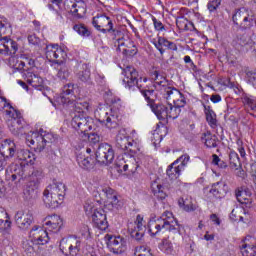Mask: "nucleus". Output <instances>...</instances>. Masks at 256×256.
I'll list each match as a JSON object with an SVG mask.
<instances>
[{
    "mask_svg": "<svg viewBox=\"0 0 256 256\" xmlns=\"http://www.w3.org/2000/svg\"><path fill=\"white\" fill-rule=\"evenodd\" d=\"M165 219L158 218L157 220H151L149 222V231L151 235H157L160 231L168 237L179 235V229L177 219L173 217V213L165 212Z\"/></svg>",
    "mask_w": 256,
    "mask_h": 256,
    "instance_id": "f257e3e1",
    "label": "nucleus"
},
{
    "mask_svg": "<svg viewBox=\"0 0 256 256\" xmlns=\"http://www.w3.org/2000/svg\"><path fill=\"white\" fill-rule=\"evenodd\" d=\"M66 191L67 187L62 182L50 184L43 193V201L45 205H48V207H51L52 209H57L59 205H63Z\"/></svg>",
    "mask_w": 256,
    "mask_h": 256,
    "instance_id": "f03ea898",
    "label": "nucleus"
},
{
    "mask_svg": "<svg viewBox=\"0 0 256 256\" xmlns=\"http://www.w3.org/2000/svg\"><path fill=\"white\" fill-rule=\"evenodd\" d=\"M53 134L49 132H30L26 138L29 147L41 153L47 143H53Z\"/></svg>",
    "mask_w": 256,
    "mask_h": 256,
    "instance_id": "7ed1b4c3",
    "label": "nucleus"
},
{
    "mask_svg": "<svg viewBox=\"0 0 256 256\" xmlns=\"http://www.w3.org/2000/svg\"><path fill=\"white\" fill-rule=\"evenodd\" d=\"M113 159H115L113 147L109 144H101L96 152V161L100 165H109V163H113Z\"/></svg>",
    "mask_w": 256,
    "mask_h": 256,
    "instance_id": "20e7f679",
    "label": "nucleus"
},
{
    "mask_svg": "<svg viewBox=\"0 0 256 256\" xmlns=\"http://www.w3.org/2000/svg\"><path fill=\"white\" fill-rule=\"evenodd\" d=\"M71 125L78 133H87L93 129V120L91 118L84 117L83 115L75 116L72 119Z\"/></svg>",
    "mask_w": 256,
    "mask_h": 256,
    "instance_id": "39448f33",
    "label": "nucleus"
},
{
    "mask_svg": "<svg viewBox=\"0 0 256 256\" xmlns=\"http://www.w3.org/2000/svg\"><path fill=\"white\" fill-rule=\"evenodd\" d=\"M79 247H81V241L73 237L62 240L60 243V249L66 256H76L79 253Z\"/></svg>",
    "mask_w": 256,
    "mask_h": 256,
    "instance_id": "423d86ee",
    "label": "nucleus"
},
{
    "mask_svg": "<svg viewBox=\"0 0 256 256\" xmlns=\"http://www.w3.org/2000/svg\"><path fill=\"white\" fill-rule=\"evenodd\" d=\"M101 201L107 209H117L122 205L121 201L117 197V193H115L111 188L104 190Z\"/></svg>",
    "mask_w": 256,
    "mask_h": 256,
    "instance_id": "0eeeda50",
    "label": "nucleus"
},
{
    "mask_svg": "<svg viewBox=\"0 0 256 256\" xmlns=\"http://www.w3.org/2000/svg\"><path fill=\"white\" fill-rule=\"evenodd\" d=\"M46 57L49 61L56 60L58 63H63L67 54L59 45H50L46 47Z\"/></svg>",
    "mask_w": 256,
    "mask_h": 256,
    "instance_id": "6e6552de",
    "label": "nucleus"
},
{
    "mask_svg": "<svg viewBox=\"0 0 256 256\" xmlns=\"http://www.w3.org/2000/svg\"><path fill=\"white\" fill-rule=\"evenodd\" d=\"M92 24L95 29L101 31L102 33H109V31H113V22L111 21V18L105 15L94 17Z\"/></svg>",
    "mask_w": 256,
    "mask_h": 256,
    "instance_id": "1a4fd4ad",
    "label": "nucleus"
},
{
    "mask_svg": "<svg viewBox=\"0 0 256 256\" xmlns=\"http://www.w3.org/2000/svg\"><path fill=\"white\" fill-rule=\"evenodd\" d=\"M137 79H139V73L133 67H126L122 72V81L125 87H135L137 83Z\"/></svg>",
    "mask_w": 256,
    "mask_h": 256,
    "instance_id": "9d476101",
    "label": "nucleus"
},
{
    "mask_svg": "<svg viewBox=\"0 0 256 256\" xmlns=\"http://www.w3.org/2000/svg\"><path fill=\"white\" fill-rule=\"evenodd\" d=\"M118 51L123 53L126 57H133V55H137V47L133 44V41L130 39H118Z\"/></svg>",
    "mask_w": 256,
    "mask_h": 256,
    "instance_id": "9b49d317",
    "label": "nucleus"
},
{
    "mask_svg": "<svg viewBox=\"0 0 256 256\" xmlns=\"http://www.w3.org/2000/svg\"><path fill=\"white\" fill-rule=\"evenodd\" d=\"M11 49L16 53L18 49L17 43H15L11 38H0V55L11 54Z\"/></svg>",
    "mask_w": 256,
    "mask_h": 256,
    "instance_id": "f8f14e48",
    "label": "nucleus"
},
{
    "mask_svg": "<svg viewBox=\"0 0 256 256\" xmlns=\"http://www.w3.org/2000/svg\"><path fill=\"white\" fill-rule=\"evenodd\" d=\"M93 221L100 231H105L107 230V227H109V223L107 222V214H105V211L103 210H96L94 212Z\"/></svg>",
    "mask_w": 256,
    "mask_h": 256,
    "instance_id": "ddd939ff",
    "label": "nucleus"
},
{
    "mask_svg": "<svg viewBox=\"0 0 256 256\" xmlns=\"http://www.w3.org/2000/svg\"><path fill=\"white\" fill-rule=\"evenodd\" d=\"M31 235L36 245H47L49 243V235L47 234V230H43V228L32 230Z\"/></svg>",
    "mask_w": 256,
    "mask_h": 256,
    "instance_id": "4468645a",
    "label": "nucleus"
},
{
    "mask_svg": "<svg viewBox=\"0 0 256 256\" xmlns=\"http://www.w3.org/2000/svg\"><path fill=\"white\" fill-rule=\"evenodd\" d=\"M15 219L20 229H27L33 223V214L30 212H18Z\"/></svg>",
    "mask_w": 256,
    "mask_h": 256,
    "instance_id": "2eb2a0df",
    "label": "nucleus"
},
{
    "mask_svg": "<svg viewBox=\"0 0 256 256\" xmlns=\"http://www.w3.org/2000/svg\"><path fill=\"white\" fill-rule=\"evenodd\" d=\"M27 83H29V85H32V87H34V89H37V91H49V87L45 85V81H43V78L33 73L28 74Z\"/></svg>",
    "mask_w": 256,
    "mask_h": 256,
    "instance_id": "dca6fc26",
    "label": "nucleus"
},
{
    "mask_svg": "<svg viewBox=\"0 0 256 256\" xmlns=\"http://www.w3.org/2000/svg\"><path fill=\"white\" fill-rule=\"evenodd\" d=\"M45 221V227L48 231H59L63 225V220L58 215L48 216Z\"/></svg>",
    "mask_w": 256,
    "mask_h": 256,
    "instance_id": "f3484780",
    "label": "nucleus"
},
{
    "mask_svg": "<svg viewBox=\"0 0 256 256\" xmlns=\"http://www.w3.org/2000/svg\"><path fill=\"white\" fill-rule=\"evenodd\" d=\"M169 101H172L176 107H181L185 103V98L179 90L175 88H168L166 91Z\"/></svg>",
    "mask_w": 256,
    "mask_h": 256,
    "instance_id": "a211bd4d",
    "label": "nucleus"
},
{
    "mask_svg": "<svg viewBox=\"0 0 256 256\" xmlns=\"http://www.w3.org/2000/svg\"><path fill=\"white\" fill-rule=\"evenodd\" d=\"M105 241L112 251H119L125 247V241L121 237L106 235Z\"/></svg>",
    "mask_w": 256,
    "mask_h": 256,
    "instance_id": "6ab92c4d",
    "label": "nucleus"
},
{
    "mask_svg": "<svg viewBox=\"0 0 256 256\" xmlns=\"http://www.w3.org/2000/svg\"><path fill=\"white\" fill-rule=\"evenodd\" d=\"M236 197H237L239 203H242L245 205L251 203V191H249V189L241 188V189L237 190Z\"/></svg>",
    "mask_w": 256,
    "mask_h": 256,
    "instance_id": "aec40b11",
    "label": "nucleus"
},
{
    "mask_svg": "<svg viewBox=\"0 0 256 256\" xmlns=\"http://www.w3.org/2000/svg\"><path fill=\"white\" fill-rule=\"evenodd\" d=\"M249 19V11L246 9H241L238 10L234 16H233V21L236 23V25H243L245 21Z\"/></svg>",
    "mask_w": 256,
    "mask_h": 256,
    "instance_id": "412c9836",
    "label": "nucleus"
},
{
    "mask_svg": "<svg viewBox=\"0 0 256 256\" xmlns=\"http://www.w3.org/2000/svg\"><path fill=\"white\" fill-rule=\"evenodd\" d=\"M87 12V5L83 1H77L72 5L71 13L77 15L78 17H82Z\"/></svg>",
    "mask_w": 256,
    "mask_h": 256,
    "instance_id": "4be33fe9",
    "label": "nucleus"
},
{
    "mask_svg": "<svg viewBox=\"0 0 256 256\" xmlns=\"http://www.w3.org/2000/svg\"><path fill=\"white\" fill-rule=\"evenodd\" d=\"M158 119H169V109L164 105H157L152 107Z\"/></svg>",
    "mask_w": 256,
    "mask_h": 256,
    "instance_id": "5701e85b",
    "label": "nucleus"
},
{
    "mask_svg": "<svg viewBox=\"0 0 256 256\" xmlns=\"http://www.w3.org/2000/svg\"><path fill=\"white\" fill-rule=\"evenodd\" d=\"M11 227V221L9 220V215L5 211V209L0 208V229L2 231H6Z\"/></svg>",
    "mask_w": 256,
    "mask_h": 256,
    "instance_id": "b1692460",
    "label": "nucleus"
},
{
    "mask_svg": "<svg viewBox=\"0 0 256 256\" xmlns=\"http://www.w3.org/2000/svg\"><path fill=\"white\" fill-rule=\"evenodd\" d=\"M152 192L154 193L157 199L163 201V199H167V193L163 190V186L158 182L152 183Z\"/></svg>",
    "mask_w": 256,
    "mask_h": 256,
    "instance_id": "393cba45",
    "label": "nucleus"
},
{
    "mask_svg": "<svg viewBox=\"0 0 256 256\" xmlns=\"http://www.w3.org/2000/svg\"><path fill=\"white\" fill-rule=\"evenodd\" d=\"M244 215H247L245 208L238 206L232 210L230 218L232 221H243Z\"/></svg>",
    "mask_w": 256,
    "mask_h": 256,
    "instance_id": "a878e982",
    "label": "nucleus"
},
{
    "mask_svg": "<svg viewBox=\"0 0 256 256\" xmlns=\"http://www.w3.org/2000/svg\"><path fill=\"white\" fill-rule=\"evenodd\" d=\"M241 253L243 256H255L256 255V245L250 242H245L242 245Z\"/></svg>",
    "mask_w": 256,
    "mask_h": 256,
    "instance_id": "bb28decb",
    "label": "nucleus"
},
{
    "mask_svg": "<svg viewBox=\"0 0 256 256\" xmlns=\"http://www.w3.org/2000/svg\"><path fill=\"white\" fill-rule=\"evenodd\" d=\"M167 175L170 179H179V175H181V167L177 166V162H174L169 169L167 170Z\"/></svg>",
    "mask_w": 256,
    "mask_h": 256,
    "instance_id": "cd10ccee",
    "label": "nucleus"
},
{
    "mask_svg": "<svg viewBox=\"0 0 256 256\" xmlns=\"http://www.w3.org/2000/svg\"><path fill=\"white\" fill-rule=\"evenodd\" d=\"M3 149L6 155L13 157V155H15L16 149L15 142L11 140H5L3 143Z\"/></svg>",
    "mask_w": 256,
    "mask_h": 256,
    "instance_id": "c85d7f7f",
    "label": "nucleus"
},
{
    "mask_svg": "<svg viewBox=\"0 0 256 256\" xmlns=\"http://www.w3.org/2000/svg\"><path fill=\"white\" fill-rule=\"evenodd\" d=\"M203 141L206 147L209 149L217 147V138L210 132L204 134Z\"/></svg>",
    "mask_w": 256,
    "mask_h": 256,
    "instance_id": "c756f323",
    "label": "nucleus"
},
{
    "mask_svg": "<svg viewBox=\"0 0 256 256\" xmlns=\"http://www.w3.org/2000/svg\"><path fill=\"white\" fill-rule=\"evenodd\" d=\"M9 65L14 69V73L16 71H23L25 69V61L19 60L17 58H11L9 60Z\"/></svg>",
    "mask_w": 256,
    "mask_h": 256,
    "instance_id": "7c9ffc66",
    "label": "nucleus"
},
{
    "mask_svg": "<svg viewBox=\"0 0 256 256\" xmlns=\"http://www.w3.org/2000/svg\"><path fill=\"white\" fill-rule=\"evenodd\" d=\"M20 159L22 161H26V163H30V165H33V163H35V154L29 150H23L20 153Z\"/></svg>",
    "mask_w": 256,
    "mask_h": 256,
    "instance_id": "2f4dec72",
    "label": "nucleus"
},
{
    "mask_svg": "<svg viewBox=\"0 0 256 256\" xmlns=\"http://www.w3.org/2000/svg\"><path fill=\"white\" fill-rule=\"evenodd\" d=\"M8 109L5 110L8 121H17L19 119V112L13 107L7 105Z\"/></svg>",
    "mask_w": 256,
    "mask_h": 256,
    "instance_id": "473e14b6",
    "label": "nucleus"
},
{
    "mask_svg": "<svg viewBox=\"0 0 256 256\" xmlns=\"http://www.w3.org/2000/svg\"><path fill=\"white\" fill-rule=\"evenodd\" d=\"M179 203L183 205L185 211H195L197 209V206L191 202V198L181 199Z\"/></svg>",
    "mask_w": 256,
    "mask_h": 256,
    "instance_id": "72a5a7b5",
    "label": "nucleus"
},
{
    "mask_svg": "<svg viewBox=\"0 0 256 256\" xmlns=\"http://www.w3.org/2000/svg\"><path fill=\"white\" fill-rule=\"evenodd\" d=\"M176 25L180 31H187L189 30V25H191V23H189L187 18L181 17L176 20Z\"/></svg>",
    "mask_w": 256,
    "mask_h": 256,
    "instance_id": "f704fd0d",
    "label": "nucleus"
},
{
    "mask_svg": "<svg viewBox=\"0 0 256 256\" xmlns=\"http://www.w3.org/2000/svg\"><path fill=\"white\" fill-rule=\"evenodd\" d=\"M80 166L84 169H93L95 167V160L91 157H86L82 161H80Z\"/></svg>",
    "mask_w": 256,
    "mask_h": 256,
    "instance_id": "c9c22d12",
    "label": "nucleus"
},
{
    "mask_svg": "<svg viewBox=\"0 0 256 256\" xmlns=\"http://www.w3.org/2000/svg\"><path fill=\"white\" fill-rule=\"evenodd\" d=\"M0 33L3 35H5V33H11V24H9L5 18H0Z\"/></svg>",
    "mask_w": 256,
    "mask_h": 256,
    "instance_id": "e433bc0d",
    "label": "nucleus"
},
{
    "mask_svg": "<svg viewBox=\"0 0 256 256\" xmlns=\"http://www.w3.org/2000/svg\"><path fill=\"white\" fill-rule=\"evenodd\" d=\"M167 109H168V118H170V119H177V117H179V112L181 111L179 109V106L169 105L167 107Z\"/></svg>",
    "mask_w": 256,
    "mask_h": 256,
    "instance_id": "4c0bfd02",
    "label": "nucleus"
},
{
    "mask_svg": "<svg viewBox=\"0 0 256 256\" xmlns=\"http://www.w3.org/2000/svg\"><path fill=\"white\" fill-rule=\"evenodd\" d=\"M136 255L137 256H153V253H151V249L145 246H139L136 248Z\"/></svg>",
    "mask_w": 256,
    "mask_h": 256,
    "instance_id": "58836bf2",
    "label": "nucleus"
},
{
    "mask_svg": "<svg viewBox=\"0 0 256 256\" xmlns=\"http://www.w3.org/2000/svg\"><path fill=\"white\" fill-rule=\"evenodd\" d=\"M74 31H76V33L78 35H82V37H87L89 36V30H87V28H85V26L78 24L74 26Z\"/></svg>",
    "mask_w": 256,
    "mask_h": 256,
    "instance_id": "ea45409f",
    "label": "nucleus"
},
{
    "mask_svg": "<svg viewBox=\"0 0 256 256\" xmlns=\"http://www.w3.org/2000/svg\"><path fill=\"white\" fill-rule=\"evenodd\" d=\"M224 187H225V184H220V183L214 184L212 186V189L210 190V195L215 197V195L221 193V191H225Z\"/></svg>",
    "mask_w": 256,
    "mask_h": 256,
    "instance_id": "a19ab883",
    "label": "nucleus"
},
{
    "mask_svg": "<svg viewBox=\"0 0 256 256\" xmlns=\"http://www.w3.org/2000/svg\"><path fill=\"white\" fill-rule=\"evenodd\" d=\"M48 17H49L50 21H52L53 23H59V21H61V19H62L59 12H57V11H51L48 14Z\"/></svg>",
    "mask_w": 256,
    "mask_h": 256,
    "instance_id": "79ce46f5",
    "label": "nucleus"
},
{
    "mask_svg": "<svg viewBox=\"0 0 256 256\" xmlns=\"http://www.w3.org/2000/svg\"><path fill=\"white\" fill-rule=\"evenodd\" d=\"M152 75L157 85H162L163 83H167V80L163 76L159 75V72L155 71Z\"/></svg>",
    "mask_w": 256,
    "mask_h": 256,
    "instance_id": "37998d69",
    "label": "nucleus"
},
{
    "mask_svg": "<svg viewBox=\"0 0 256 256\" xmlns=\"http://www.w3.org/2000/svg\"><path fill=\"white\" fill-rule=\"evenodd\" d=\"M219 5H221V0H213L208 3V10L213 13V11H217Z\"/></svg>",
    "mask_w": 256,
    "mask_h": 256,
    "instance_id": "c03bdc74",
    "label": "nucleus"
},
{
    "mask_svg": "<svg viewBox=\"0 0 256 256\" xmlns=\"http://www.w3.org/2000/svg\"><path fill=\"white\" fill-rule=\"evenodd\" d=\"M206 119L212 127L217 125V119L213 116V111L206 112Z\"/></svg>",
    "mask_w": 256,
    "mask_h": 256,
    "instance_id": "a18cd8bd",
    "label": "nucleus"
},
{
    "mask_svg": "<svg viewBox=\"0 0 256 256\" xmlns=\"http://www.w3.org/2000/svg\"><path fill=\"white\" fill-rule=\"evenodd\" d=\"M246 75L248 77V83L253 85V87H256V72L248 71Z\"/></svg>",
    "mask_w": 256,
    "mask_h": 256,
    "instance_id": "49530a36",
    "label": "nucleus"
},
{
    "mask_svg": "<svg viewBox=\"0 0 256 256\" xmlns=\"http://www.w3.org/2000/svg\"><path fill=\"white\" fill-rule=\"evenodd\" d=\"M28 41L30 45H39V43H41V39H39V37H37L35 34L30 35L28 37Z\"/></svg>",
    "mask_w": 256,
    "mask_h": 256,
    "instance_id": "de8ad7c7",
    "label": "nucleus"
},
{
    "mask_svg": "<svg viewBox=\"0 0 256 256\" xmlns=\"http://www.w3.org/2000/svg\"><path fill=\"white\" fill-rule=\"evenodd\" d=\"M75 91H79V87H75V85L68 84L65 89L66 95H71L75 93Z\"/></svg>",
    "mask_w": 256,
    "mask_h": 256,
    "instance_id": "09e8293b",
    "label": "nucleus"
},
{
    "mask_svg": "<svg viewBox=\"0 0 256 256\" xmlns=\"http://www.w3.org/2000/svg\"><path fill=\"white\" fill-rule=\"evenodd\" d=\"M134 165L131 164H125L123 166V171H128V169L133 173L134 171H137V162H135V159H133Z\"/></svg>",
    "mask_w": 256,
    "mask_h": 256,
    "instance_id": "8fccbe9b",
    "label": "nucleus"
},
{
    "mask_svg": "<svg viewBox=\"0 0 256 256\" xmlns=\"http://www.w3.org/2000/svg\"><path fill=\"white\" fill-rule=\"evenodd\" d=\"M230 161L235 167H239V157H237V153H230Z\"/></svg>",
    "mask_w": 256,
    "mask_h": 256,
    "instance_id": "3c124183",
    "label": "nucleus"
},
{
    "mask_svg": "<svg viewBox=\"0 0 256 256\" xmlns=\"http://www.w3.org/2000/svg\"><path fill=\"white\" fill-rule=\"evenodd\" d=\"M88 139L90 143H99V141H101V138L97 134H91L88 136Z\"/></svg>",
    "mask_w": 256,
    "mask_h": 256,
    "instance_id": "603ef678",
    "label": "nucleus"
},
{
    "mask_svg": "<svg viewBox=\"0 0 256 256\" xmlns=\"http://www.w3.org/2000/svg\"><path fill=\"white\" fill-rule=\"evenodd\" d=\"M76 109H79V111H83V109H89V103H87V102L77 103Z\"/></svg>",
    "mask_w": 256,
    "mask_h": 256,
    "instance_id": "864d4df0",
    "label": "nucleus"
},
{
    "mask_svg": "<svg viewBox=\"0 0 256 256\" xmlns=\"http://www.w3.org/2000/svg\"><path fill=\"white\" fill-rule=\"evenodd\" d=\"M132 237H135V239H137L138 241H140V239H143V232H139V231H133L131 232Z\"/></svg>",
    "mask_w": 256,
    "mask_h": 256,
    "instance_id": "5fc2aeb1",
    "label": "nucleus"
},
{
    "mask_svg": "<svg viewBox=\"0 0 256 256\" xmlns=\"http://www.w3.org/2000/svg\"><path fill=\"white\" fill-rule=\"evenodd\" d=\"M91 78V73L89 71H84L82 74V81H89V79Z\"/></svg>",
    "mask_w": 256,
    "mask_h": 256,
    "instance_id": "6e6d98bb",
    "label": "nucleus"
},
{
    "mask_svg": "<svg viewBox=\"0 0 256 256\" xmlns=\"http://www.w3.org/2000/svg\"><path fill=\"white\" fill-rule=\"evenodd\" d=\"M238 145H239V147H240V148L238 149V151H239L241 157H245V148L241 147V145H243V141L238 140Z\"/></svg>",
    "mask_w": 256,
    "mask_h": 256,
    "instance_id": "4d7b16f0",
    "label": "nucleus"
},
{
    "mask_svg": "<svg viewBox=\"0 0 256 256\" xmlns=\"http://www.w3.org/2000/svg\"><path fill=\"white\" fill-rule=\"evenodd\" d=\"M178 161H181L182 165H187V163H189V156L183 155L178 159Z\"/></svg>",
    "mask_w": 256,
    "mask_h": 256,
    "instance_id": "13d9d810",
    "label": "nucleus"
},
{
    "mask_svg": "<svg viewBox=\"0 0 256 256\" xmlns=\"http://www.w3.org/2000/svg\"><path fill=\"white\" fill-rule=\"evenodd\" d=\"M158 43H159V45H164V47H169V45H171V43L169 41H167V40H165L163 38H160L158 40Z\"/></svg>",
    "mask_w": 256,
    "mask_h": 256,
    "instance_id": "bf43d9fd",
    "label": "nucleus"
},
{
    "mask_svg": "<svg viewBox=\"0 0 256 256\" xmlns=\"http://www.w3.org/2000/svg\"><path fill=\"white\" fill-rule=\"evenodd\" d=\"M210 100L212 101V103H219V101H221V96H219V95H212Z\"/></svg>",
    "mask_w": 256,
    "mask_h": 256,
    "instance_id": "052dcab7",
    "label": "nucleus"
},
{
    "mask_svg": "<svg viewBox=\"0 0 256 256\" xmlns=\"http://www.w3.org/2000/svg\"><path fill=\"white\" fill-rule=\"evenodd\" d=\"M154 27L155 29H157L158 31H161V29H163V24L161 22H157L156 19H154Z\"/></svg>",
    "mask_w": 256,
    "mask_h": 256,
    "instance_id": "680f3d73",
    "label": "nucleus"
},
{
    "mask_svg": "<svg viewBox=\"0 0 256 256\" xmlns=\"http://www.w3.org/2000/svg\"><path fill=\"white\" fill-rule=\"evenodd\" d=\"M210 218H211V220H212L214 223H216V225H221V221L219 220V218L217 217V215L212 214V215L210 216Z\"/></svg>",
    "mask_w": 256,
    "mask_h": 256,
    "instance_id": "e2e57ef3",
    "label": "nucleus"
},
{
    "mask_svg": "<svg viewBox=\"0 0 256 256\" xmlns=\"http://www.w3.org/2000/svg\"><path fill=\"white\" fill-rule=\"evenodd\" d=\"M3 167H5V156L0 154V171H3Z\"/></svg>",
    "mask_w": 256,
    "mask_h": 256,
    "instance_id": "0e129e2a",
    "label": "nucleus"
},
{
    "mask_svg": "<svg viewBox=\"0 0 256 256\" xmlns=\"http://www.w3.org/2000/svg\"><path fill=\"white\" fill-rule=\"evenodd\" d=\"M204 239L206 241H213V239H215V236L213 234L206 233Z\"/></svg>",
    "mask_w": 256,
    "mask_h": 256,
    "instance_id": "69168bd1",
    "label": "nucleus"
},
{
    "mask_svg": "<svg viewBox=\"0 0 256 256\" xmlns=\"http://www.w3.org/2000/svg\"><path fill=\"white\" fill-rule=\"evenodd\" d=\"M18 85H21V87L23 89H25V91H29V86H27V84L21 80L18 81Z\"/></svg>",
    "mask_w": 256,
    "mask_h": 256,
    "instance_id": "338daca9",
    "label": "nucleus"
},
{
    "mask_svg": "<svg viewBox=\"0 0 256 256\" xmlns=\"http://www.w3.org/2000/svg\"><path fill=\"white\" fill-rule=\"evenodd\" d=\"M6 191L7 189L5 188V186L2 183H0V197L2 195H5Z\"/></svg>",
    "mask_w": 256,
    "mask_h": 256,
    "instance_id": "774afa93",
    "label": "nucleus"
}]
</instances>
